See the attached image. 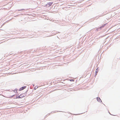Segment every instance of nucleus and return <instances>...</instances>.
Returning <instances> with one entry per match:
<instances>
[{
  "mask_svg": "<svg viewBox=\"0 0 120 120\" xmlns=\"http://www.w3.org/2000/svg\"><path fill=\"white\" fill-rule=\"evenodd\" d=\"M26 96V94H21L19 96L16 97V98H22Z\"/></svg>",
  "mask_w": 120,
  "mask_h": 120,
  "instance_id": "obj_1",
  "label": "nucleus"
},
{
  "mask_svg": "<svg viewBox=\"0 0 120 120\" xmlns=\"http://www.w3.org/2000/svg\"><path fill=\"white\" fill-rule=\"evenodd\" d=\"M26 86L22 87L21 88H20L19 89L20 90H23V89H25L26 88Z\"/></svg>",
  "mask_w": 120,
  "mask_h": 120,
  "instance_id": "obj_2",
  "label": "nucleus"
},
{
  "mask_svg": "<svg viewBox=\"0 0 120 120\" xmlns=\"http://www.w3.org/2000/svg\"><path fill=\"white\" fill-rule=\"evenodd\" d=\"M97 99L98 101L99 102H101V100L100 98H97Z\"/></svg>",
  "mask_w": 120,
  "mask_h": 120,
  "instance_id": "obj_3",
  "label": "nucleus"
},
{
  "mask_svg": "<svg viewBox=\"0 0 120 120\" xmlns=\"http://www.w3.org/2000/svg\"><path fill=\"white\" fill-rule=\"evenodd\" d=\"M52 3H53L52 2V3L49 2V3H48V5H49V6H50L52 4Z\"/></svg>",
  "mask_w": 120,
  "mask_h": 120,
  "instance_id": "obj_4",
  "label": "nucleus"
},
{
  "mask_svg": "<svg viewBox=\"0 0 120 120\" xmlns=\"http://www.w3.org/2000/svg\"><path fill=\"white\" fill-rule=\"evenodd\" d=\"M13 91L15 93H17V89H15V90H14Z\"/></svg>",
  "mask_w": 120,
  "mask_h": 120,
  "instance_id": "obj_5",
  "label": "nucleus"
},
{
  "mask_svg": "<svg viewBox=\"0 0 120 120\" xmlns=\"http://www.w3.org/2000/svg\"><path fill=\"white\" fill-rule=\"evenodd\" d=\"M98 70H97V69H96V72L97 73L98 72Z\"/></svg>",
  "mask_w": 120,
  "mask_h": 120,
  "instance_id": "obj_6",
  "label": "nucleus"
},
{
  "mask_svg": "<svg viewBox=\"0 0 120 120\" xmlns=\"http://www.w3.org/2000/svg\"><path fill=\"white\" fill-rule=\"evenodd\" d=\"M71 81H74V80H70Z\"/></svg>",
  "mask_w": 120,
  "mask_h": 120,
  "instance_id": "obj_7",
  "label": "nucleus"
}]
</instances>
